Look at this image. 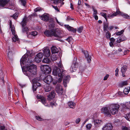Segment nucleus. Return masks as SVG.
I'll use <instances>...</instances> for the list:
<instances>
[{"label":"nucleus","mask_w":130,"mask_h":130,"mask_svg":"<svg viewBox=\"0 0 130 130\" xmlns=\"http://www.w3.org/2000/svg\"><path fill=\"white\" fill-rule=\"evenodd\" d=\"M112 127L110 123H108L105 125L102 128V130H112Z\"/></svg>","instance_id":"15"},{"label":"nucleus","mask_w":130,"mask_h":130,"mask_svg":"<svg viewBox=\"0 0 130 130\" xmlns=\"http://www.w3.org/2000/svg\"><path fill=\"white\" fill-rule=\"evenodd\" d=\"M37 34V33L36 31H32L31 32H28L27 33V37H30V36H35Z\"/></svg>","instance_id":"23"},{"label":"nucleus","mask_w":130,"mask_h":130,"mask_svg":"<svg viewBox=\"0 0 130 130\" xmlns=\"http://www.w3.org/2000/svg\"><path fill=\"white\" fill-rule=\"evenodd\" d=\"M41 9L40 8H37L35 9L34 11L35 12H37L40 11L41 10Z\"/></svg>","instance_id":"57"},{"label":"nucleus","mask_w":130,"mask_h":130,"mask_svg":"<svg viewBox=\"0 0 130 130\" xmlns=\"http://www.w3.org/2000/svg\"><path fill=\"white\" fill-rule=\"evenodd\" d=\"M9 0H0V7H3L8 3Z\"/></svg>","instance_id":"17"},{"label":"nucleus","mask_w":130,"mask_h":130,"mask_svg":"<svg viewBox=\"0 0 130 130\" xmlns=\"http://www.w3.org/2000/svg\"><path fill=\"white\" fill-rule=\"evenodd\" d=\"M50 105H51L52 107H53V106H56L57 105V104L55 103L52 102H50Z\"/></svg>","instance_id":"58"},{"label":"nucleus","mask_w":130,"mask_h":130,"mask_svg":"<svg viewBox=\"0 0 130 130\" xmlns=\"http://www.w3.org/2000/svg\"><path fill=\"white\" fill-rule=\"evenodd\" d=\"M35 61L37 63H39L41 61V59L36 56Z\"/></svg>","instance_id":"40"},{"label":"nucleus","mask_w":130,"mask_h":130,"mask_svg":"<svg viewBox=\"0 0 130 130\" xmlns=\"http://www.w3.org/2000/svg\"><path fill=\"white\" fill-rule=\"evenodd\" d=\"M81 121V119L78 118L76 119L75 123L76 124H78Z\"/></svg>","instance_id":"50"},{"label":"nucleus","mask_w":130,"mask_h":130,"mask_svg":"<svg viewBox=\"0 0 130 130\" xmlns=\"http://www.w3.org/2000/svg\"><path fill=\"white\" fill-rule=\"evenodd\" d=\"M101 112L104 115L108 117H110L111 114L110 113L109 110L108 106H104L101 109Z\"/></svg>","instance_id":"7"},{"label":"nucleus","mask_w":130,"mask_h":130,"mask_svg":"<svg viewBox=\"0 0 130 130\" xmlns=\"http://www.w3.org/2000/svg\"><path fill=\"white\" fill-rule=\"evenodd\" d=\"M124 30H122L116 33V35H121L123 32Z\"/></svg>","instance_id":"48"},{"label":"nucleus","mask_w":130,"mask_h":130,"mask_svg":"<svg viewBox=\"0 0 130 130\" xmlns=\"http://www.w3.org/2000/svg\"><path fill=\"white\" fill-rule=\"evenodd\" d=\"M116 95L118 97H123L125 96L124 93L123 92L120 91L118 93L116 94Z\"/></svg>","instance_id":"31"},{"label":"nucleus","mask_w":130,"mask_h":130,"mask_svg":"<svg viewBox=\"0 0 130 130\" xmlns=\"http://www.w3.org/2000/svg\"><path fill=\"white\" fill-rule=\"evenodd\" d=\"M52 6L56 10L58 11H59V10H58V9L57 7L54 6Z\"/></svg>","instance_id":"62"},{"label":"nucleus","mask_w":130,"mask_h":130,"mask_svg":"<svg viewBox=\"0 0 130 130\" xmlns=\"http://www.w3.org/2000/svg\"><path fill=\"white\" fill-rule=\"evenodd\" d=\"M105 36L106 38L109 39L110 38L111 34L109 32L107 31L106 34Z\"/></svg>","instance_id":"39"},{"label":"nucleus","mask_w":130,"mask_h":130,"mask_svg":"<svg viewBox=\"0 0 130 130\" xmlns=\"http://www.w3.org/2000/svg\"><path fill=\"white\" fill-rule=\"evenodd\" d=\"M37 69L36 66L34 64L31 65L27 67V71L24 72V73L28 76H29L30 74H28L29 72L35 75L37 72Z\"/></svg>","instance_id":"4"},{"label":"nucleus","mask_w":130,"mask_h":130,"mask_svg":"<svg viewBox=\"0 0 130 130\" xmlns=\"http://www.w3.org/2000/svg\"><path fill=\"white\" fill-rule=\"evenodd\" d=\"M102 123V121L100 120L96 119L94 120V123L95 126H99Z\"/></svg>","instance_id":"18"},{"label":"nucleus","mask_w":130,"mask_h":130,"mask_svg":"<svg viewBox=\"0 0 130 130\" xmlns=\"http://www.w3.org/2000/svg\"><path fill=\"white\" fill-rule=\"evenodd\" d=\"M108 28V24L106 23L104 24V30L106 32V31H107Z\"/></svg>","instance_id":"33"},{"label":"nucleus","mask_w":130,"mask_h":130,"mask_svg":"<svg viewBox=\"0 0 130 130\" xmlns=\"http://www.w3.org/2000/svg\"><path fill=\"white\" fill-rule=\"evenodd\" d=\"M65 26L69 31H71L74 32H75L76 29H74L72 27L69 26L68 25H65Z\"/></svg>","instance_id":"22"},{"label":"nucleus","mask_w":130,"mask_h":130,"mask_svg":"<svg viewBox=\"0 0 130 130\" xmlns=\"http://www.w3.org/2000/svg\"><path fill=\"white\" fill-rule=\"evenodd\" d=\"M79 68L80 71H83L85 69V68L82 66H80L79 67Z\"/></svg>","instance_id":"54"},{"label":"nucleus","mask_w":130,"mask_h":130,"mask_svg":"<svg viewBox=\"0 0 130 130\" xmlns=\"http://www.w3.org/2000/svg\"><path fill=\"white\" fill-rule=\"evenodd\" d=\"M100 14L106 20V21H107V14L106 13H104L103 12H101L100 13Z\"/></svg>","instance_id":"38"},{"label":"nucleus","mask_w":130,"mask_h":130,"mask_svg":"<svg viewBox=\"0 0 130 130\" xmlns=\"http://www.w3.org/2000/svg\"><path fill=\"white\" fill-rule=\"evenodd\" d=\"M42 61L43 63H50L51 62L50 60L47 58H44Z\"/></svg>","instance_id":"30"},{"label":"nucleus","mask_w":130,"mask_h":130,"mask_svg":"<svg viewBox=\"0 0 130 130\" xmlns=\"http://www.w3.org/2000/svg\"><path fill=\"white\" fill-rule=\"evenodd\" d=\"M128 83L127 81L121 82L119 84L120 87H122L124 86L128 85Z\"/></svg>","instance_id":"25"},{"label":"nucleus","mask_w":130,"mask_h":130,"mask_svg":"<svg viewBox=\"0 0 130 130\" xmlns=\"http://www.w3.org/2000/svg\"><path fill=\"white\" fill-rule=\"evenodd\" d=\"M59 78H58V81H59ZM52 81L53 82V84L54 85H55V84H56L57 83L58 81V79H57V78H56V79H54L53 80V79H52ZM58 82H59V81H58ZM59 83V82H58Z\"/></svg>","instance_id":"42"},{"label":"nucleus","mask_w":130,"mask_h":130,"mask_svg":"<svg viewBox=\"0 0 130 130\" xmlns=\"http://www.w3.org/2000/svg\"><path fill=\"white\" fill-rule=\"evenodd\" d=\"M67 104L70 108L73 109L75 108L76 104L72 101H69L68 102Z\"/></svg>","instance_id":"19"},{"label":"nucleus","mask_w":130,"mask_h":130,"mask_svg":"<svg viewBox=\"0 0 130 130\" xmlns=\"http://www.w3.org/2000/svg\"><path fill=\"white\" fill-rule=\"evenodd\" d=\"M55 89L57 92L58 94H61L63 92V89L62 87L60 85L57 86L56 87Z\"/></svg>","instance_id":"14"},{"label":"nucleus","mask_w":130,"mask_h":130,"mask_svg":"<svg viewBox=\"0 0 130 130\" xmlns=\"http://www.w3.org/2000/svg\"><path fill=\"white\" fill-rule=\"evenodd\" d=\"M70 77L69 76H66L63 80V84L64 85L65 87L67 86V84L69 82Z\"/></svg>","instance_id":"20"},{"label":"nucleus","mask_w":130,"mask_h":130,"mask_svg":"<svg viewBox=\"0 0 130 130\" xmlns=\"http://www.w3.org/2000/svg\"><path fill=\"white\" fill-rule=\"evenodd\" d=\"M13 41L15 42L19 40V38L17 35H14L13 36V37L12 39Z\"/></svg>","instance_id":"29"},{"label":"nucleus","mask_w":130,"mask_h":130,"mask_svg":"<svg viewBox=\"0 0 130 130\" xmlns=\"http://www.w3.org/2000/svg\"><path fill=\"white\" fill-rule=\"evenodd\" d=\"M36 56L37 57L40 58H42L43 57V55L42 53H39Z\"/></svg>","instance_id":"41"},{"label":"nucleus","mask_w":130,"mask_h":130,"mask_svg":"<svg viewBox=\"0 0 130 130\" xmlns=\"http://www.w3.org/2000/svg\"><path fill=\"white\" fill-rule=\"evenodd\" d=\"M125 118L127 120L130 121V112L127 114Z\"/></svg>","instance_id":"37"},{"label":"nucleus","mask_w":130,"mask_h":130,"mask_svg":"<svg viewBox=\"0 0 130 130\" xmlns=\"http://www.w3.org/2000/svg\"><path fill=\"white\" fill-rule=\"evenodd\" d=\"M44 88L45 91L46 92L49 91L51 90L52 88L51 85L48 84H47L45 86Z\"/></svg>","instance_id":"24"},{"label":"nucleus","mask_w":130,"mask_h":130,"mask_svg":"<svg viewBox=\"0 0 130 130\" xmlns=\"http://www.w3.org/2000/svg\"><path fill=\"white\" fill-rule=\"evenodd\" d=\"M44 33L48 36H54L60 38L63 36V31L57 29H52L50 31L45 30Z\"/></svg>","instance_id":"2"},{"label":"nucleus","mask_w":130,"mask_h":130,"mask_svg":"<svg viewBox=\"0 0 130 130\" xmlns=\"http://www.w3.org/2000/svg\"><path fill=\"white\" fill-rule=\"evenodd\" d=\"M130 91V87H127V88H125L124 90V92H123L125 95V94H127L129 91Z\"/></svg>","instance_id":"28"},{"label":"nucleus","mask_w":130,"mask_h":130,"mask_svg":"<svg viewBox=\"0 0 130 130\" xmlns=\"http://www.w3.org/2000/svg\"><path fill=\"white\" fill-rule=\"evenodd\" d=\"M127 14H124L122 13V14H121V15L123 17H124L125 18H126V15H127Z\"/></svg>","instance_id":"64"},{"label":"nucleus","mask_w":130,"mask_h":130,"mask_svg":"<svg viewBox=\"0 0 130 130\" xmlns=\"http://www.w3.org/2000/svg\"><path fill=\"white\" fill-rule=\"evenodd\" d=\"M42 20L45 21H47L49 19L48 17L46 14H44L40 17Z\"/></svg>","instance_id":"21"},{"label":"nucleus","mask_w":130,"mask_h":130,"mask_svg":"<svg viewBox=\"0 0 130 130\" xmlns=\"http://www.w3.org/2000/svg\"><path fill=\"white\" fill-rule=\"evenodd\" d=\"M120 106L118 104H112L108 106L109 110L110 113V114L114 115L116 114L118 111Z\"/></svg>","instance_id":"5"},{"label":"nucleus","mask_w":130,"mask_h":130,"mask_svg":"<svg viewBox=\"0 0 130 130\" xmlns=\"http://www.w3.org/2000/svg\"><path fill=\"white\" fill-rule=\"evenodd\" d=\"M35 117L36 119L39 121H42V119H43L39 116H36Z\"/></svg>","instance_id":"59"},{"label":"nucleus","mask_w":130,"mask_h":130,"mask_svg":"<svg viewBox=\"0 0 130 130\" xmlns=\"http://www.w3.org/2000/svg\"><path fill=\"white\" fill-rule=\"evenodd\" d=\"M4 75L3 73L1 72L0 73V81L4 83Z\"/></svg>","instance_id":"36"},{"label":"nucleus","mask_w":130,"mask_h":130,"mask_svg":"<svg viewBox=\"0 0 130 130\" xmlns=\"http://www.w3.org/2000/svg\"><path fill=\"white\" fill-rule=\"evenodd\" d=\"M92 126V125L91 124H88L86 126L87 128L90 129Z\"/></svg>","instance_id":"51"},{"label":"nucleus","mask_w":130,"mask_h":130,"mask_svg":"<svg viewBox=\"0 0 130 130\" xmlns=\"http://www.w3.org/2000/svg\"><path fill=\"white\" fill-rule=\"evenodd\" d=\"M43 80L45 83L47 84H50L52 81V78L51 76L48 75L45 77Z\"/></svg>","instance_id":"11"},{"label":"nucleus","mask_w":130,"mask_h":130,"mask_svg":"<svg viewBox=\"0 0 130 130\" xmlns=\"http://www.w3.org/2000/svg\"><path fill=\"white\" fill-rule=\"evenodd\" d=\"M74 60L73 61V63L70 69V71L72 73L76 71L79 66L78 63L75 61L76 60H77L76 58H74Z\"/></svg>","instance_id":"8"},{"label":"nucleus","mask_w":130,"mask_h":130,"mask_svg":"<svg viewBox=\"0 0 130 130\" xmlns=\"http://www.w3.org/2000/svg\"><path fill=\"white\" fill-rule=\"evenodd\" d=\"M110 39V40L112 42H114L115 41V39L113 38H111Z\"/></svg>","instance_id":"63"},{"label":"nucleus","mask_w":130,"mask_h":130,"mask_svg":"<svg viewBox=\"0 0 130 130\" xmlns=\"http://www.w3.org/2000/svg\"><path fill=\"white\" fill-rule=\"evenodd\" d=\"M58 67L61 69L58 68L57 67H55L53 71V74L55 76H58L60 77L59 78V82H61L62 79V77L64 75V74L66 73V71L64 70L63 65L61 61L60 60L57 64Z\"/></svg>","instance_id":"1"},{"label":"nucleus","mask_w":130,"mask_h":130,"mask_svg":"<svg viewBox=\"0 0 130 130\" xmlns=\"http://www.w3.org/2000/svg\"><path fill=\"white\" fill-rule=\"evenodd\" d=\"M119 70L118 68H117L115 70L116 74L115 75L116 76H117L118 75Z\"/></svg>","instance_id":"60"},{"label":"nucleus","mask_w":130,"mask_h":130,"mask_svg":"<svg viewBox=\"0 0 130 130\" xmlns=\"http://www.w3.org/2000/svg\"><path fill=\"white\" fill-rule=\"evenodd\" d=\"M92 9L94 12L93 15H97L98 14L97 10L93 8Z\"/></svg>","instance_id":"49"},{"label":"nucleus","mask_w":130,"mask_h":130,"mask_svg":"<svg viewBox=\"0 0 130 130\" xmlns=\"http://www.w3.org/2000/svg\"><path fill=\"white\" fill-rule=\"evenodd\" d=\"M18 13H16L13 15V17L15 19H16L18 17Z\"/></svg>","instance_id":"52"},{"label":"nucleus","mask_w":130,"mask_h":130,"mask_svg":"<svg viewBox=\"0 0 130 130\" xmlns=\"http://www.w3.org/2000/svg\"><path fill=\"white\" fill-rule=\"evenodd\" d=\"M10 27L11 28V31L14 30V26H12L11 25V22H10Z\"/></svg>","instance_id":"56"},{"label":"nucleus","mask_w":130,"mask_h":130,"mask_svg":"<svg viewBox=\"0 0 130 130\" xmlns=\"http://www.w3.org/2000/svg\"><path fill=\"white\" fill-rule=\"evenodd\" d=\"M33 58L30 56H28L27 54H25L23 56L20 60V63L21 66L22 64L28 65L33 62Z\"/></svg>","instance_id":"3"},{"label":"nucleus","mask_w":130,"mask_h":130,"mask_svg":"<svg viewBox=\"0 0 130 130\" xmlns=\"http://www.w3.org/2000/svg\"><path fill=\"white\" fill-rule=\"evenodd\" d=\"M48 98H55L56 97V93L55 91H52L47 96Z\"/></svg>","instance_id":"27"},{"label":"nucleus","mask_w":130,"mask_h":130,"mask_svg":"<svg viewBox=\"0 0 130 130\" xmlns=\"http://www.w3.org/2000/svg\"><path fill=\"white\" fill-rule=\"evenodd\" d=\"M51 51L52 53H57L58 50L56 47L53 46L51 48Z\"/></svg>","instance_id":"26"},{"label":"nucleus","mask_w":130,"mask_h":130,"mask_svg":"<svg viewBox=\"0 0 130 130\" xmlns=\"http://www.w3.org/2000/svg\"><path fill=\"white\" fill-rule=\"evenodd\" d=\"M82 52L84 54L88 62H90L91 61V56H89L88 52L87 51H84L83 50H82Z\"/></svg>","instance_id":"13"},{"label":"nucleus","mask_w":130,"mask_h":130,"mask_svg":"<svg viewBox=\"0 0 130 130\" xmlns=\"http://www.w3.org/2000/svg\"><path fill=\"white\" fill-rule=\"evenodd\" d=\"M127 67L126 66H124L122 68L121 71L122 73H125L126 69Z\"/></svg>","instance_id":"34"},{"label":"nucleus","mask_w":130,"mask_h":130,"mask_svg":"<svg viewBox=\"0 0 130 130\" xmlns=\"http://www.w3.org/2000/svg\"><path fill=\"white\" fill-rule=\"evenodd\" d=\"M109 76L108 74H107L104 77L103 80H106Z\"/></svg>","instance_id":"61"},{"label":"nucleus","mask_w":130,"mask_h":130,"mask_svg":"<svg viewBox=\"0 0 130 130\" xmlns=\"http://www.w3.org/2000/svg\"><path fill=\"white\" fill-rule=\"evenodd\" d=\"M21 3L22 5L24 6H25L26 4V2L25 0H22Z\"/></svg>","instance_id":"55"},{"label":"nucleus","mask_w":130,"mask_h":130,"mask_svg":"<svg viewBox=\"0 0 130 130\" xmlns=\"http://www.w3.org/2000/svg\"><path fill=\"white\" fill-rule=\"evenodd\" d=\"M39 100V101H41L42 103L43 104L46 103L45 98H37Z\"/></svg>","instance_id":"35"},{"label":"nucleus","mask_w":130,"mask_h":130,"mask_svg":"<svg viewBox=\"0 0 130 130\" xmlns=\"http://www.w3.org/2000/svg\"><path fill=\"white\" fill-rule=\"evenodd\" d=\"M26 18H24L21 22V24L23 27L22 31L23 32H26L27 34L29 30L28 27L27 26L25 27L26 23Z\"/></svg>","instance_id":"9"},{"label":"nucleus","mask_w":130,"mask_h":130,"mask_svg":"<svg viewBox=\"0 0 130 130\" xmlns=\"http://www.w3.org/2000/svg\"><path fill=\"white\" fill-rule=\"evenodd\" d=\"M66 40L69 43H70L72 40V38L71 37H69L66 39Z\"/></svg>","instance_id":"46"},{"label":"nucleus","mask_w":130,"mask_h":130,"mask_svg":"<svg viewBox=\"0 0 130 130\" xmlns=\"http://www.w3.org/2000/svg\"><path fill=\"white\" fill-rule=\"evenodd\" d=\"M113 13L115 16H116L118 15H121V14H122V13L121 12L119 9H117V10L116 12L115 13Z\"/></svg>","instance_id":"32"},{"label":"nucleus","mask_w":130,"mask_h":130,"mask_svg":"<svg viewBox=\"0 0 130 130\" xmlns=\"http://www.w3.org/2000/svg\"><path fill=\"white\" fill-rule=\"evenodd\" d=\"M124 40V39H122V38H119L117 39V42L118 43H120Z\"/></svg>","instance_id":"47"},{"label":"nucleus","mask_w":130,"mask_h":130,"mask_svg":"<svg viewBox=\"0 0 130 130\" xmlns=\"http://www.w3.org/2000/svg\"><path fill=\"white\" fill-rule=\"evenodd\" d=\"M42 67H43V71L44 74H47L51 72V68L48 66L47 65H44L42 66Z\"/></svg>","instance_id":"10"},{"label":"nucleus","mask_w":130,"mask_h":130,"mask_svg":"<svg viewBox=\"0 0 130 130\" xmlns=\"http://www.w3.org/2000/svg\"><path fill=\"white\" fill-rule=\"evenodd\" d=\"M43 51V55L45 56L48 57L50 56L51 54L50 50L48 48H45Z\"/></svg>","instance_id":"16"},{"label":"nucleus","mask_w":130,"mask_h":130,"mask_svg":"<svg viewBox=\"0 0 130 130\" xmlns=\"http://www.w3.org/2000/svg\"><path fill=\"white\" fill-rule=\"evenodd\" d=\"M51 59L53 60H55L57 59L56 56L55 55H53L51 56Z\"/></svg>","instance_id":"43"},{"label":"nucleus","mask_w":130,"mask_h":130,"mask_svg":"<svg viewBox=\"0 0 130 130\" xmlns=\"http://www.w3.org/2000/svg\"><path fill=\"white\" fill-rule=\"evenodd\" d=\"M83 26H81L79 27L77 29V31L79 33H81L82 32V30L83 29Z\"/></svg>","instance_id":"45"},{"label":"nucleus","mask_w":130,"mask_h":130,"mask_svg":"<svg viewBox=\"0 0 130 130\" xmlns=\"http://www.w3.org/2000/svg\"><path fill=\"white\" fill-rule=\"evenodd\" d=\"M0 130H6L7 129H5V126L4 125L0 126Z\"/></svg>","instance_id":"53"},{"label":"nucleus","mask_w":130,"mask_h":130,"mask_svg":"<svg viewBox=\"0 0 130 130\" xmlns=\"http://www.w3.org/2000/svg\"><path fill=\"white\" fill-rule=\"evenodd\" d=\"M53 1V3L58 5V7H60L63 5L64 3L63 2L64 0H51Z\"/></svg>","instance_id":"12"},{"label":"nucleus","mask_w":130,"mask_h":130,"mask_svg":"<svg viewBox=\"0 0 130 130\" xmlns=\"http://www.w3.org/2000/svg\"><path fill=\"white\" fill-rule=\"evenodd\" d=\"M32 82L33 84L32 86L33 90V91H34L36 90L38 86H40L41 84L40 83V80L39 78L37 77L34 79Z\"/></svg>","instance_id":"6"},{"label":"nucleus","mask_w":130,"mask_h":130,"mask_svg":"<svg viewBox=\"0 0 130 130\" xmlns=\"http://www.w3.org/2000/svg\"><path fill=\"white\" fill-rule=\"evenodd\" d=\"M122 130H130V128L126 126H122Z\"/></svg>","instance_id":"44"}]
</instances>
